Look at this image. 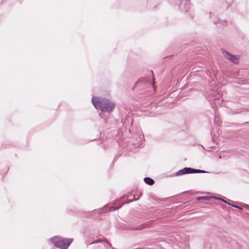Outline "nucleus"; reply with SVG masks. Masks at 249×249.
I'll list each match as a JSON object with an SVG mask.
<instances>
[{
  "label": "nucleus",
  "mask_w": 249,
  "mask_h": 249,
  "mask_svg": "<svg viewBox=\"0 0 249 249\" xmlns=\"http://www.w3.org/2000/svg\"><path fill=\"white\" fill-rule=\"evenodd\" d=\"M191 174L194 173H207V171L204 170H202L200 169H196L192 168H191Z\"/></svg>",
  "instance_id": "obj_8"
},
{
  "label": "nucleus",
  "mask_w": 249,
  "mask_h": 249,
  "mask_svg": "<svg viewBox=\"0 0 249 249\" xmlns=\"http://www.w3.org/2000/svg\"><path fill=\"white\" fill-rule=\"evenodd\" d=\"M120 208V207H119L118 208H117V210H118Z\"/></svg>",
  "instance_id": "obj_20"
},
{
  "label": "nucleus",
  "mask_w": 249,
  "mask_h": 249,
  "mask_svg": "<svg viewBox=\"0 0 249 249\" xmlns=\"http://www.w3.org/2000/svg\"><path fill=\"white\" fill-rule=\"evenodd\" d=\"M144 79H140V80H139V81H138V82L136 83V84H137V83H142V82H143V81H144Z\"/></svg>",
  "instance_id": "obj_12"
},
{
  "label": "nucleus",
  "mask_w": 249,
  "mask_h": 249,
  "mask_svg": "<svg viewBox=\"0 0 249 249\" xmlns=\"http://www.w3.org/2000/svg\"><path fill=\"white\" fill-rule=\"evenodd\" d=\"M120 208V207H119L118 208H117V210H118Z\"/></svg>",
  "instance_id": "obj_19"
},
{
  "label": "nucleus",
  "mask_w": 249,
  "mask_h": 249,
  "mask_svg": "<svg viewBox=\"0 0 249 249\" xmlns=\"http://www.w3.org/2000/svg\"><path fill=\"white\" fill-rule=\"evenodd\" d=\"M120 208V207H119L118 208H117V210H118Z\"/></svg>",
  "instance_id": "obj_21"
},
{
  "label": "nucleus",
  "mask_w": 249,
  "mask_h": 249,
  "mask_svg": "<svg viewBox=\"0 0 249 249\" xmlns=\"http://www.w3.org/2000/svg\"><path fill=\"white\" fill-rule=\"evenodd\" d=\"M50 241L55 246L61 249H67L72 242V239H65L61 237H54L50 239Z\"/></svg>",
  "instance_id": "obj_2"
},
{
  "label": "nucleus",
  "mask_w": 249,
  "mask_h": 249,
  "mask_svg": "<svg viewBox=\"0 0 249 249\" xmlns=\"http://www.w3.org/2000/svg\"><path fill=\"white\" fill-rule=\"evenodd\" d=\"M138 199V198H137V199H135V198H134V200H137Z\"/></svg>",
  "instance_id": "obj_18"
},
{
  "label": "nucleus",
  "mask_w": 249,
  "mask_h": 249,
  "mask_svg": "<svg viewBox=\"0 0 249 249\" xmlns=\"http://www.w3.org/2000/svg\"><path fill=\"white\" fill-rule=\"evenodd\" d=\"M105 241L107 242L110 247H111V245L107 240H105Z\"/></svg>",
  "instance_id": "obj_14"
},
{
  "label": "nucleus",
  "mask_w": 249,
  "mask_h": 249,
  "mask_svg": "<svg viewBox=\"0 0 249 249\" xmlns=\"http://www.w3.org/2000/svg\"><path fill=\"white\" fill-rule=\"evenodd\" d=\"M120 208V207H119L118 208H117V210H118Z\"/></svg>",
  "instance_id": "obj_22"
},
{
  "label": "nucleus",
  "mask_w": 249,
  "mask_h": 249,
  "mask_svg": "<svg viewBox=\"0 0 249 249\" xmlns=\"http://www.w3.org/2000/svg\"><path fill=\"white\" fill-rule=\"evenodd\" d=\"M144 181L146 184L150 185H152L154 184L155 183L154 180L152 178H149V177L145 178H144Z\"/></svg>",
  "instance_id": "obj_7"
},
{
  "label": "nucleus",
  "mask_w": 249,
  "mask_h": 249,
  "mask_svg": "<svg viewBox=\"0 0 249 249\" xmlns=\"http://www.w3.org/2000/svg\"><path fill=\"white\" fill-rule=\"evenodd\" d=\"M140 138L141 139V138H144V135L143 134H142L140 136Z\"/></svg>",
  "instance_id": "obj_15"
},
{
  "label": "nucleus",
  "mask_w": 249,
  "mask_h": 249,
  "mask_svg": "<svg viewBox=\"0 0 249 249\" xmlns=\"http://www.w3.org/2000/svg\"><path fill=\"white\" fill-rule=\"evenodd\" d=\"M209 198H210V197L208 196H199V197H198L197 198V199L198 200H201V199L209 200Z\"/></svg>",
  "instance_id": "obj_11"
},
{
  "label": "nucleus",
  "mask_w": 249,
  "mask_h": 249,
  "mask_svg": "<svg viewBox=\"0 0 249 249\" xmlns=\"http://www.w3.org/2000/svg\"><path fill=\"white\" fill-rule=\"evenodd\" d=\"M216 95V92L213 91L210 95L209 99H212L213 102V106H214L215 107H217L218 106H220L222 103V100L219 98V95H218L217 97H214Z\"/></svg>",
  "instance_id": "obj_3"
},
{
  "label": "nucleus",
  "mask_w": 249,
  "mask_h": 249,
  "mask_svg": "<svg viewBox=\"0 0 249 249\" xmlns=\"http://www.w3.org/2000/svg\"><path fill=\"white\" fill-rule=\"evenodd\" d=\"M191 174L190 167H185L181 170H179L176 173L177 176H180L183 175Z\"/></svg>",
  "instance_id": "obj_6"
},
{
  "label": "nucleus",
  "mask_w": 249,
  "mask_h": 249,
  "mask_svg": "<svg viewBox=\"0 0 249 249\" xmlns=\"http://www.w3.org/2000/svg\"><path fill=\"white\" fill-rule=\"evenodd\" d=\"M237 209H242L240 207L238 206H237Z\"/></svg>",
  "instance_id": "obj_16"
},
{
  "label": "nucleus",
  "mask_w": 249,
  "mask_h": 249,
  "mask_svg": "<svg viewBox=\"0 0 249 249\" xmlns=\"http://www.w3.org/2000/svg\"><path fill=\"white\" fill-rule=\"evenodd\" d=\"M101 242V240H99V241H94L92 243V244H94V243H99V242Z\"/></svg>",
  "instance_id": "obj_13"
},
{
  "label": "nucleus",
  "mask_w": 249,
  "mask_h": 249,
  "mask_svg": "<svg viewBox=\"0 0 249 249\" xmlns=\"http://www.w3.org/2000/svg\"><path fill=\"white\" fill-rule=\"evenodd\" d=\"M179 7L181 11L185 12H187L190 7L189 0H182Z\"/></svg>",
  "instance_id": "obj_5"
},
{
  "label": "nucleus",
  "mask_w": 249,
  "mask_h": 249,
  "mask_svg": "<svg viewBox=\"0 0 249 249\" xmlns=\"http://www.w3.org/2000/svg\"><path fill=\"white\" fill-rule=\"evenodd\" d=\"M214 198H215V199H217V200H221L223 201L224 202H225V203H226L228 204H229V205H231V206H233V207H234V208H237V206L233 205H232V204H231V203H230L228 202L227 201L224 200L223 199H222V198H221L217 197H214Z\"/></svg>",
  "instance_id": "obj_10"
},
{
  "label": "nucleus",
  "mask_w": 249,
  "mask_h": 249,
  "mask_svg": "<svg viewBox=\"0 0 249 249\" xmlns=\"http://www.w3.org/2000/svg\"><path fill=\"white\" fill-rule=\"evenodd\" d=\"M108 207L107 206H106L105 208H104L103 210H102V212H106V211H107V210H106L107 209H108ZM116 209V208H113V207H110L109 208V209L108 210V211H115V210Z\"/></svg>",
  "instance_id": "obj_9"
},
{
  "label": "nucleus",
  "mask_w": 249,
  "mask_h": 249,
  "mask_svg": "<svg viewBox=\"0 0 249 249\" xmlns=\"http://www.w3.org/2000/svg\"><path fill=\"white\" fill-rule=\"evenodd\" d=\"M91 102L96 109H100L104 112L109 113L115 108L114 103L107 98L92 97Z\"/></svg>",
  "instance_id": "obj_1"
},
{
  "label": "nucleus",
  "mask_w": 249,
  "mask_h": 249,
  "mask_svg": "<svg viewBox=\"0 0 249 249\" xmlns=\"http://www.w3.org/2000/svg\"><path fill=\"white\" fill-rule=\"evenodd\" d=\"M222 53L224 57L228 60L231 61L233 63L236 64L238 63L237 58L234 55L230 53L229 52L222 50Z\"/></svg>",
  "instance_id": "obj_4"
},
{
  "label": "nucleus",
  "mask_w": 249,
  "mask_h": 249,
  "mask_svg": "<svg viewBox=\"0 0 249 249\" xmlns=\"http://www.w3.org/2000/svg\"><path fill=\"white\" fill-rule=\"evenodd\" d=\"M152 85H153V88H155V86H154V83L152 84Z\"/></svg>",
  "instance_id": "obj_17"
}]
</instances>
